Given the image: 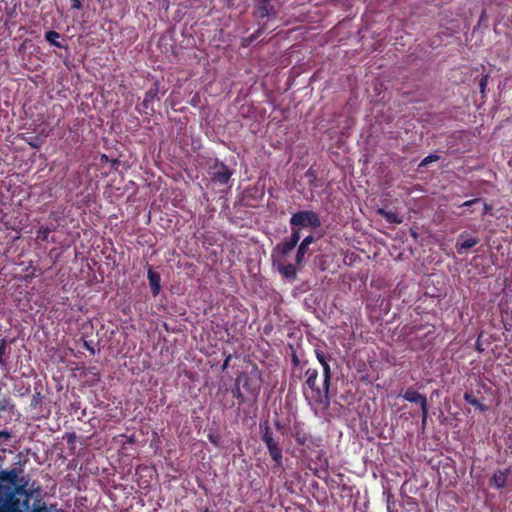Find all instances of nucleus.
Wrapping results in <instances>:
<instances>
[{"label": "nucleus", "instance_id": "obj_2", "mask_svg": "<svg viewBox=\"0 0 512 512\" xmlns=\"http://www.w3.org/2000/svg\"><path fill=\"white\" fill-rule=\"evenodd\" d=\"M259 429L261 439L265 443L269 455L275 464V467L281 468L283 466V450L279 439L274 437L269 421H261L259 424Z\"/></svg>", "mask_w": 512, "mask_h": 512}, {"label": "nucleus", "instance_id": "obj_44", "mask_svg": "<svg viewBox=\"0 0 512 512\" xmlns=\"http://www.w3.org/2000/svg\"><path fill=\"white\" fill-rule=\"evenodd\" d=\"M101 160H102V161H105V162H108V161H109V158H108V156H107L106 154H102V156H101Z\"/></svg>", "mask_w": 512, "mask_h": 512}, {"label": "nucleus", "instance_id": "obj_8", "mask_svg": "<svg viewBox=\"0 0 512 512\" xmlns=\"http://www.w3.org/2000/svg\"><path fill=\"white\" fill-rule=\"evenodd\" d=\"M236 381L239 383V385L241 384L242 387L252 396L254 397H258L259 393H260V389H261V386H260V383L259 381H256V380H253L252 378H250L248 376V374L246 373H242L240 374L237 378H236Z\"/></svg>", "mask_w": 512, "mask_h": 512}, {"label": "nucleus", "instance_id": "obj_33", "mask_svg": "<svg viewBox=\"0 0 512 512\" xmlns=\"http://www.w3.org/2000/svg\"><path fill=\"white\" fill-rule=\"evenodd\" d=\"M483 336V332H481L476 340V343H475V349L479 352V353H482L484 351V348L482 346V342H481V338Z\"/></svg>", "mask_w": 512, "mask_h": 512}, {"label": "nucleus", "instance_id": "obj_28", "mask_svg": "<svg viewBox=\"0 0 512 512\" xmlns=\"http://www.w3.org/2000/svg\"><path fill=\"white\" fill-rule=\"evenodd\" d=\"M439 155L437 154H431L427 157H425L419 164H418V167H424V166H427L428 164L432 163V162H435L437 160H439Z\"/></svg>", "mask_w": 512, "mask_h": 512}, {"label": "nucleus", "instance_id": "obj_26", "mask_svg": "<svg viewBox=\"0 0 512 512\" xmlns=\"http://www.w3.org/2000/svg\"><path fill=\"white\" fill-rule=\"evenodd\" d=\"M6 350H7V342L5 339H2L1 343H0V365L1 366L6 365V359H5Z\"/></svg>", "mask_w": 512, "mask_h": 512}, {"label": "nucleus", "instance_id": "obj_39", "mask_svg": "<svg viewBox=\"0 0 512 512\" xmlns=\"http://www.w3.org/2000/svg\"><path fill=\"white\" fill-rule=\"evenodd\" d=\"M11 437L10 433L7 432V431H0V439L1 438H4V439H9Z\"/></svg>", "mask_w": 512, "mask_h": 512}, {"label": "nucleus", "instance_id": "obj_11", "mask_svg": "<svg viewBox=\"0 0 512 512\" xmlns=\"http://www.w3.org/2000/svg\"><path fill=\"white\" fill-rule=\"evenodd\" d=\"M479 243V239L476 237L466 238V233H462L458 236L456 241V250L459 254L467 251Z\"/></svg>", "mask_w": 512, "mask_h": 512}, {"label": "nucleus", "instance_id": "obj_34", "mask_svg": "<svg viewBox=\"0 0 512 512\" xmlns=\"http://www.w3.org/2000/svg\"><path fill=\"white\" fill-rule=\"evenodd\" d=\"M72 2V9L74 10H80L83 8V2L84 0H71Z\"/></svg>", "mask_w": 512, "mask_h": 512}, {"label": "nucleus", "instance_id": "obj_46", "mask_svg": "<svg viewBox=\"0 0 512 512\" xmlns=\"http://www.w3.org/2000/svg\"><path fill=\"white\" fill-rule=\"evenodd\" d=\"M485 14H486V13H485V11H483V12H482V14H481V16H480V20L484 19Z\"/></svg>", "mask_w": 512, "mask_h": 512}, {"label": "nucleus", "instance_id": "obj_3", "mask_svg": "<svg viewBox=\"0 0 512 512\" xmlns=\"http://www.w3.org/2000/svg\"><path fill=\"white\" fill-rule=\"evenodd\" d=\"M291 231L301 233V228L317 229L321 226V219L318 213L312 210H302L294 213L290 218Z\"/></svg>", "mask_w": 512, "mask_h": 512}, {"label": "nucleus", "instance_id": "obj_36", "mask_svg": "<svg viewBox=\"0 0 512 512\" xmlns=\"http://www.w3.org/2000/svg\"><path fill=\"white\" fill-rule=\"evenodd\" d=\"M83 347L89 351L92 355L95 354V349L94 347L92 346L91 342L87 341V340H84L83 341Z\"/></svg>", "mask_w": 512, "mask_h": 512}, {"label": "nucleus", "instance_id": "obj_4", "mask_svg": "<svg viewBox=\"0 0 512 512\" xmlns=\"http://www.w3.org/2000/svg\"><path fill=\"white\" fill-rule=\"evenodd\" d=\"M0 512H20L19 500L13 489L0 484Z\"/></svg>", "mask_w": 512, "mask_h": 512}, {"label": "nucleus", "instance_id": "obj_9", "mask_svg": "<svg viewBox=\"0 0 512 512\" xmlns=\"http://www.w3.org/2000/svg\"><path fill=\"white\" fill-rule=\"evenodd\" d=\"M315 241V238L313 235L306 236L301 243L298 246L296 257H295V264L298 267H302L304 261H305V255L307 254L309 250V246Z\"/></svg>", "mask_w": 512, "mask_h": 512}, {"label": "nucleus", "instance_id": "obj_21", "mask_svg": "<svg viewBox=\"0 0 512 512\" xmlns=\"http://www.w3.org/2000/svg\"><path fill=\"white\" fill-rule=\"evenodd\" d=\"M55 230V227H49V226H41L38 230H37V239L41 240V241H48V237H49V234Z\"/></svg>", "mask_w": 512, "mask_h": 512}, {"label": "nucleus", "instance_id": "obj_22", "mask_svg": "<svg viewBox=\"0 0 512 512\" xmlns=\"http://www.w3.org/2000/svg\"><path fill=\"white\" fill-rule=\"evenodd\" d=\"M418 405H420L421 407V410H422V422L423 424H425L426 422V418H427V412H428V408H427V399L424 395L418 393Z\"/></svg>", "mask_w": 512, "mask_h": 512}, {"label": "nucleus", "instance_id": "obj_29", "mask_svg": "<svg viewBox=\"0 0 512 512\" xmlns=\"http://www.w3.org/2000/svg\"><path fill=\"white\" fill-rule=\"evenodd\" d=\"M480 203H482V198H474V199L465 201L463 204L460 205V207L470 208V207H474Z\"/></svg>", "mask_w": 512, "mask_h": 512}, {"label": "nucleus", "instance_id": "obj_41", "mask_svg": "<svg viewBox=\"0 0 512 512\" xmlns=\"http://www.w3.org/2000/svg\"><path fill=\"white\" fill-rule=\"evenodd\" d=\"M151 103H152V102H146V98L144 97V99H143V101H142L141 105H142V107H143L144 109H148Z\"/></svg>", "mask_w": 512, "mask_h": 512}, {"label": "nucleus", "instance_id": "obj_12", "mask_svg": "<svg viewBox=\"0 0 512 512\" xmlns=\"http://www.w3.org/2000/svg\"><path fill=\"white\" fill-rule=\"evenodd\" d=\"M147 278L152 291L153 296H157L161 291V277L160 274L149 267L147 272Z\"/></svg>", "mask_w": 512, "mask_h": 512}, {"label": "nucleus", "instance_id": "obj_19", "mask_svg": "<svg viewBox=\"0 0 512 512\" xmlns=\"http://www.w3.org/2000/svg\"><path fill=\"white\" fill-rule=\"evenodd\" d=\"M377 213L379 215H381L383 218L386 219L387 222L389 223H400L401 220L399 219V217L397 216V214H395L394 212H391V211H387L383 208H380L378 209Z\"/></svg>", "mask_w": 512, "mask_h": 512}, {"label": "nucleus", "instance_id": "obj_24", "mask_svg": "<svg viewBox=\"0 0 512 512\" xmlns=\"http://www.w3.org/2000/svg\"><path fill=\"white\" fill-rule=\"evenodd\" d=\"M315 356H316V359L318 360V362L321 364V366L324 364H328L331 360L330 355H328L323 350L318 349V348L315 349Z\"/></svg>", "mask_w": 512, "mask_h": 512}, {"label": "nucleus", "instance_id": "obj_35", "mask_svg": "<svg viewBox=\"0 0 512 512\" xmlns=\"http://www.w3.org/2000/svg\"><path fill=\"white\" fill-rule=\"evenodd\" d=\"M220 437L216 434H208V440L215 446L219 445Z\"/></svg>", "mask_w": 512, "mask_h": 512}, {"label": "nucleus", "instance_id": "obj_31", "mask_svg": "<svg viewBox=\"0 0 512 512\" xmlns=\"http://www.w3.org/2000/svg\"><path fill=\"white\" fill-rule=\"evenodd\" d=\"M487 82H488V75H482V77L480 79V82H479V87H480V92L481 93L485 92V89H486V86H487Z\"/></svg>", "mask_w": 512, "mask_h": 512}, {"label": "nucleus", "instance_id": "obj_45", "mask_svg": "<svg viewBox=\"0 0 512 512\" xmlns=\"http://www.w3.org/2000/svg\"><path fill=\"white\" fill-rule=\"evenodd\" d=\"M275 427H276L278 430H280V429L282 428V426H281V424H280V422H279L278 420H277V421H275Z\"/></svg>", "mask_w": 512, "mask_h": 512}, {"label": "nucleus", "instance_id": "obj_16", "mask_svg": "<svg viewBox=\"0 0 512 512\" xmlns=\"http://www.w3.org/2000/svg\"><path fill=\"white\" fill-rule=\"evenodd\" d=\"M464 400L474 406L476 409H478L480 412H486L489 410V407L483 403H481L474 395L472 391L465 392L464 394Z\"/></svg>", "mask_w": 512, "mask_h": 512}, {"label": "nucleus", "instance_id": "obj_17", "mask_svg": "<svg viewBox=\"0 0 512 512\" xmlns=\"http://www.w3.org/2000/svg\"><path fill=\"white\" fill-rule=\"evenodd\" d=\"M160 91V83L156 80L152 86L145 93L146 102H153L154 100H159L158 94Z\"/></svg>", "mask_w": 512, "mask_h": 512}, {"label": "nucleus", "instance_id": "obj_47", "mask_svg": "<svg viewBox=\"0 0 512 512\" xmlns=\"http://www.w3.org/2000/svg\"><path fill=\"white\" fill-rule=\"evenodd\" d=\"M204 512H213L212 510L205 509Z\"/></svg>", "mask_w": 512, "mask_h": 512}, {"label": "nucleus", "instance_id": "obj_20", "mask_svg": "<svg viewBox=\"0 0 512 512\" xmlns=\"http://www.w3.org/2000/svg\"><path fill=\"white\" fill-rule=\"evenodd\" d=\"M322 369H323V386H325L326 388L328 387L330 389L331 378H332V370H331L330 364L328 363V364L322 365Z\"/></svg>", "mask_w": 512, "mask_h": 512}, {"label": "nucleus", "instance_id": "obj_30", "mask_svg": "<svg viewBox=\"0 0 512 512\" xmlns=\"http://www.w3.org/2000/svg\"><path fill=\"white\" fill-rule=\"evenodd\" d=\"M404 397L406 400H408L410 402H416V390H413L412 388H410L409 390L406 391Z\"/></svg>", "mask_w": 512, "mask_h": 512}, {"label": "nucleus", "instance_id": "obj_37", "mask_svg": "<svg viewBox=\"0 0 512 512\" xmlns=\"http://www.w3.org/2000/svg\"><path fill=\"white\" fill-rule=\"evenodd\" d=\"M68 444H73L76 440V434L75 433H67L64 437Z\"/></svg>", "mask_w": 512, "mask_h": 512}, {"label": "nucleus", "instance_id": "obj_27", "mask_svg": "<svg viewBox=\"0 0 512 512\" xmlns=\"http://www.w3.org/2000/svg\"><path fill=\"white\" fill-rule=\"evenodd\" d=\"M17 474L14 470L1 473V479L14 483L16 481Z\"/></svg>", "mask_w": 512, "mask_h": 512}, {"label": "nucleus", "instance_id": "obj_13", "mask_svg": "<svg viewBox=\"0 0 512 512\" xmlns=\"http://www.w3.org/2000/svg\"><path fill=\"white\" fill-rule=\"evenodd\" d=\"M292 434L298 445L309 446L310 443H313L312 438L304 431L300 424L294 425Z\"/></svg>", "mask_w": 512, "mask_h": 512}, {"label": "nucleus", "instance_id": "obj_32", "mask_svg": "<svg viewBox=\"0 0 512 512\" xmlns=\"http://www.w3.org/2000/svg\"><path fill=\"white\" fill-rule=\"evenodd\" d=\"M479 205L482 206V212H481L482 216H485L490 212L491 206L487 202H485L483 199H482V203H480Z\"/></svg>", "mask_w": 512, "mask_h": 512}, {"label": "nucleus", "instance_id": "obj_15", "mask_svg": "<svg viewBox=\"0 0 512 512\" xmlns=\"http://www.w3.org/2000/svg\"><path fill=\"white\" fill-rule=\"evenodd\" d=\"M278 271L280 272V274L283 277H285V278H287L289 280H294L296 278V275H297L296 267L293 264L279 263L278 264Z\"/></svg>", "mask_w": 512, "mask_h": 512}, {"label": "nucleus", "instance_id": "obj_42", "mask_svg": "<svg viewBox=\"0 0 512 512\" xmlns=\"http://www.w3.org/2000/svg\"><path fill=\"white\" fill-rule=\"evenodd\" d=\"M292 362L295 366L299 364V359L296 355H293Z\"/></svg>", "mask_w": 512, "mask_h": 512}, {"label": "nucleus", "instance_id": "obj_5", "mask_svg": "<svg viewBox=\"0 0 512 512\" xmlns=\"http://www.w3.org/2000/svg\"><path fill=\"white\" fill-rule=\"evenodd\" d=\"M233 173L232 169L218 159H215L214 164L210 166L211 181L217 185L228 184Z\"/></svg>", "mask_w": 512, "mask_h": 512}, {"label": "nucleus", "instance_id": "obj_23", "mask_svg": "<svg viewBox=\"0 0 512 512\" xmlns=\"http://www.w3.org/2000/svg\"><path fill=\"white\" fill-rule=\"evenodd\" d=\"M315 356H316V359L318 360V362L321 364V366L324 364H328L331 360L330 355H328L323 350L318 349V348L315 349Z\"/></svg>", "mask_w": 512, "mask_h": 512}, {"label": "nucleus", "instance_id": "obj_1", "mask_svg": "<svg viewBox=\"0 0 512 512\" xmlns=\"http://www.w3.org/2000/svg\"><path fill=\"white\" fill-rule=\"evenodd\" d=\"M305 382L302 387L303 395L310 405H317L321 407H328L330 404L329 391L330 389L322 385H317L319 376L318 370L315 368H308L305 371Z\"/></svg>", "mask_w": 512, "mask_h": 512}, {"label": "nucleus", "instance_id": "obj_43", "mask_svg": "<svg viewBox=\"0 0 512 512\" xmlns=\"http://www.w3.org/2000/svg\"><path fill=\"white\" fill-rule=\"evenodd\" d=\"M410 233H411L412 237L416 239V229L414 227L410 228Z\"/></svg>", "mask_w": 512, "mask_h": 512}, {"label": "nucleus", "instance_id": "obj_25", "mask_svg": "<svg viewBox=\"0 0 512 512\" xmlns=\"http://www.w3.org/2000/svg\"><path fill=\"white\" fill-rule=\"evenodd\" d=\"M233 397L238 400V404L241 405L244 403V395L241 392L240 385L237 381H235V386L232 388Z\"/></svg>", "mask_w": 512, "mask_h": 512}, {"label": "nucleus", "instance_id": "obj_18", "mask_svg": "<svg viewBox=\"0 0 512 512\" xmlns=\"http://www.w3.org/2000/svg\"><path fill=\"white\" fill-rule=\"evenodd\" d=\"M60 34L54 30H50L45 34V40L54 47L64 48L65 46L58 40Z\"/></svg>", "mask_w": 512, "mask_h": 512}, {"label": "nucleus", "instance_id": "obj_40", "mask_svg": "<svg viewBox=\"0 0 512 512\" xmlns=\"http://www.w3.org/2000/svg\"><path fill=\"white\" fill-rule=\"evenodd\" d=\"M119 163H120V161L117 158L111 160V165L114 169H116L118 167Z\"/></svg>", "mask_w": 512, "mask_h": 512}, {"label": "nucleus", "instance_id": "obj_10", "mask_svg": "<svg viewBox=\"0 0 512 512\" xmlns=\"http://www.w3.org/2000/svg\"><path fill=\"white\" fill-rule=\"evenodd\" d=\"M510 474V468L496 470L492 478L490 479V485L494 486L497 489H503L507 485V480Z\"/></svg>", "mask_w": 512, "mask_h": 512}, {"label": "nucleus", "instance_id": "obj_7", "mask_svg": "<svg viewBox=\"0 0 512 512\" xmlns=\"http://www.w3.org/2000/svg\"><path fill=\"white\" fill-rule=\"evenodd\" d=\"M252 15L257 19L276 18L277 11L275 6L271 4V0H255Z\"/></svg>", "mask_w": 512, "mask_h": 512}, {"label": "nucleus", "instance_id": "obj_6", "mask_svg": "<svg viewBox=\"0 0 512 512\" xmlns=\"http://www.w3.org/2000/svg\"><path fill=\"white\" fill-rule=\"evenodd\" d=\"M300 232L291 231L290 237L283 240V242L278 243L273 249V256H278L281 258L286 257L298 244L300 240Z\"/></svg>", "mask_w": 512, "mask_h": 512}, {"label": "nucleus", "instance_id": "obj_38", "mask_svg": "<svg viewBox=\"0 0 512 512\" xmlns=\"http://www.w3.org/2000/svg\"><path fill=\"white\" fill-rule=\"evenodd\" d=\"M231 359H232V355L231 354H228L225 357V360H224L223 365H222V370L223 371L229 366Z\"/></svg>", "mask_w": 512, "mask_h": 512}, {"label": "nucleus", "instance_id": "obj_14", "mask_svg": "<svg viewBox=\"0 0 512 512\" xmlns=\"http://www.w3.org/2000/svg\"><path fill=\"white\" fill-rule=\"evenodd\" d=\"M267 29V24L263 23L259 26V28L252 33L248 37H244L241 39V47L247 48L250 46L255 40H257Z\"/></svg>", "mask_w": 512, "mask_h": 512}]
</instances>
